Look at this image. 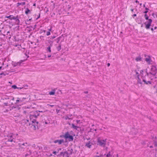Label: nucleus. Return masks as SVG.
I'll list each match as a JSON object with an SVG mask.
<instances>
[{
	"label": "nucleus",
	"instance_id": "nucleus-48",
	"mask_svg": "<svg viewBox=\"0 0 157 157\" xmlns=\"http://www.w3.org/2000/svg\"><path fill=\"white\" fill-rule=\"evenodd\" d=\"M61 37H58L57 39H58V41L57 42V43H58L59 41V39Z\"/></svg>",
	"mask_w": 157,
	"mask_h": 157
},
{
	"label": "nucleus",
	"instance_id": "nucleus-25",
	"mask_svg": "<svg viewBox=\"0 0 157 157\" xmlns=\"http://www.w3.org/2000/svg\"><path fill=\"white\" fill-rule=\"evenodd\" d=\"M9 103H9V101L8 102H7L4 103V104L6 106H9V105H10V104H9Z\"/></svg>",
	"mask_w": 157,
	"mask_h": 157
},
{
	"label": "nucleus",
	"instance_id": "nucleus-50",
	"mask_svg": "<svg viewBox=\"0 0 157 157\" xmlns=\"http://www.w3.org/2000/svg\"><path fill=\"white\" fill-rule=\"evenodd\" d=\"M10 33V31H8V32H7V35H8V34H9V33Z\"/></svg>",
	"mask_w": 157,
	"mask_h": 157
},
{
	"label": "nucleus",
	"instance_id": "nucleus-57",
	"mask_svg": "<svg viewBox=\"0 0 157 157\" xmlns=\"http://www.w3.org/2000/svg\"><path fill=\"white\" fill-rule=\"evenodd\" d=\"M142 144L143 145H144V144H145V142L144 141H143V143H142Z\"/></svg>",
	"mask_w": 157,
	"mask_h": 157
},
{
	"label": "nucleus",
	"instance_id": "nucleus-47",
	"mask_svg": "<svg viewBox=\"0 0 157 157\" xmlns=\"http://www.w3.org/2000/svg\"><path fill=\"white\" fill-rule=\"evenodd\" d=\"M84 93H85V94H87L88 93V92L87 91H84Z\"/></svg>",
	"mask_w": 157,
	"mask_h": 157
},
{
	"label": "nucleus",
	"instance_id": "nucleus-55",
	"mask_svg": "<svg viewBox=\"0 0 157 157\" xmlns=\"http://www.w3.org/2000/svg\"><path fill=\"white\" fill-rule=\"evenodd\" d=\"M40 17V14H39V16H38V17L36 18V19H38V18H39Z\"/></svg>",
	"mask_w": 157,
	"mask_h": 157
},
{
	"label": "nucleus",
	"instance_id": "nucleus-53",
	"mask_svg": "<svg viewBox=\"0 0 157 157\" xmlns=\"http://www.w3.org/2000/svg\"><path fill=\"white\" fill-rule=\"evenodd\" d=\"M51 30H52V28H51L50 29H48V30L49 31V32L51 31Z\"/></svg>",
	"mask_w": 157,
	"mask_h": 157
},
{
	"label": "nucleus",
	"instance_id": "nucleus-3",
	"mask_svg": "<svg viewBox=\"0 0 157 157\" xmlns=\"http://www.w3.org/2000/svg\"><path fill=\"white\" fill-rule=\"evenodd\" d=\"M107 139L105 140H101L100 137H98L97 139V142L98 145L101 147H105L106 144Z\"/></svg>",
	"mask_w": 157,
	"mask_h": 157
},
{
	"label": "nucleus",
	"instance_id": "nucleus-46",
	"mask_svg": "<svg viewBox=\"0 0 157 157\" xmlns=\"http://www.w3.org/2000/svg\"><path fill=\"white\" fill-rule=\"evenodd\" d=\"M86 97H87V98H90V94H88V95L87 96H86Z\"/></svg>",
	"mask_w": 157,
	"mask_h": 157
},
{
	"label": "nucleus",
	"instance_id": "nucleus-51",
	"mask_svg": "<svg viewBox=\"0 0 157 157\" xmlns=\"http://www.w3.org/2000/svg\"><path fill=\"white\" fill-rule=\"evenodd\" d=\"M134 130H135V129L134 128L132 129V132H134Z\"/></svg>",
	"mask_w": 157,
	"mask_h": 157
},
{
	"label": "nucleus",
	"instance_id": "nucleus-23",
	"mask_svg": "<svg viewBox=\"0 0 157 157\" xmlns=\"http://www.w3.org/2000/svg\"><path fill=\"white\" fill-rule=\"evenodd\" d=\"M26 99L25 97H23L20 98V101L22 102L24 101L25 99Z\"/></svg>",
	"mask_w": 157,
	"mask_h": 157
},
{
	"label": "nucleus",
	"instance_id": "nucleus-20",
	"mask_svg": "<svg viewBox=\"0 0 157 157\" xmlns=\"http://www.w3.org/2000/svg\"><path fill=\"white\" fill-rule=\"evenodd\" d=\"M10 101H9V102L10 103H11V105H12L13 104V103L12 102H11V100L13 101L14 100V98L13 97H10Z\"/></svg>",
	"mask_w": 157,
	"mask_h": 157
},
{
	"label": "nucleus",
	"instance_id": "nucleus-29",
	"mask_svg": "<svg viewBox=\"0 0 157 157\" xmlns=\"http://www.w3.org/2000/svg\"><path fill=\"white\" fill-rule=\"evenodd\" d=\"M110 156V151L106 155V157H109Z\"/></svg>",
	"mask_w": 157,
	"mask_h": 157
},
{
	"label": "nucleus",
	"instance_id": "nucleus-22",
	"mask_svg": "<svg viewBox=\"0 0 157 157\" xmlns=\"http://www.w3.org/2000/svg\"><path fill=\"white\" fill-rule=\"evenodd\" d=\"M56 48L58 51H59L61 49V44H59V45Z\"/></svg>",
	"mask_w": 157,
	"mask_h": 157
},
{
	"label": "nucleus",
	"instance_id": "nucleus-32",
	"mask_svg": "<svg viewBox=\"0 0 157 157\" xmlns=\"http://www.w3.org/2000/svg\"><path fill=\"white\" fill-rule=\"evenodd\" d=\"M25 122L26 124L28 123L29 125H30V123H29V121L28 120H26Z\"/></svg>",
	"mask_w": 157,
	"mask_h": 157
},
{
	"label": "nucleus",
	"instance_id": "nucleus-7",
	"mask_svg": "<svg viewBox=\"0 0 157 157\" xmlns=\"http://www.w3.org/2000/svg\"><path fill=\"white\" fill-rule=\"evenodd\" d=\"M92 144L89 141L86 143L85 146L89 148H90L91 147Z\"/></svg>",
	"mask_w": 157,
	"mask_h": 157
},
{
	"label": "nucleus",
	"instance_id": "nucleus-13",
	"mask_svg": "<svg viewBox=\"0 0 157 157\" xmlns=\"http://www.w3.org/2000/svg\"><path fill=\"white\" fill-rule=\"evenodd\" d=\"M25 4V2H18L17 3V7H18L20 5L23 6Z\"/></svg>",
	"mask_w": 157,
	"mask_h": 157
},
{
	"label": "nucleus",
	"instance_id": "nucleus-10",
	"mask_svg": "<svg viewBox=\"0 0 157 157\" xmlns=\"http://www.w3.org/2000/svg\"><path fill=\"white\" fill-rule=\"evenodd\" d=\"M15 19H14L15 20L16 22L17 23V25H19V23L20 22V21L18 19V15H17L16 17H15Z\"/></svg>",
	"mask_w": 157,
	"mask_h": 157
},
{
	"label": "nucleus",
	"instance_id": "nucleus-39",
	"mask_svg": "<svg viewBox=\"0 0 157 157\" xmlns=\"http://www.w3.org/2000/svg\"><path fill=\"white\" fill-rule=\"evenodd\" d=\"M47 106H51V107H53L54 106V105H49V104H48L47 105Z\"/></svg>",
	"mask_w": 157,
	"mask_h": 157
},
{
	"label": "nucleus",
	"instance_id": "nucleus-64",
	"mask_svg": "<svg viewBox=\"0 0 157 157\" xmlns=\"http://www.w3.org/2000/svg\"><path fill=\"white\" fill-rule=\"evenodd\" d=\"M155 15H156V17L157 18V13H155Z\"/></svg>",
	"mask_w": 157,
	"mask_h": 157
},
{
	"label": "nucleus",
	"instance_id": "nucleus-49",
	"mask_svg": "<svg viewBox=\"0 0 157 157\" xmlns=\"http://www.w3.org/2000/svg\"><path fill=\"white\" fill-rule=\"evenodd\" d=\"M107 65L108 67H109L110 65V64L109 63H107Z\"/></svg>",
	"mask_w": 157,
	"mask_h": 157
},
{
	"label": "nucleus",
	"instance_id": "nucleus-14",
	"mask_svg": "<svg viewBox=\"0 0 157 157\" xmlns=\"http://www.w3.org/2000/svg\"><path fill=\"white\" fill-rule=\"evenodd\" d=\"M137 83H139L140 85H142V83L141 82L140 79V78L139 75L137 76Z\"/></svg>",
	"mask_w": 157,
	"mask_h": 157
},
{
	"label": "nucleus",
	"instance_id": "nucleus-37",
	"mask_svg": "<svg viewBox=\"0 0 157 157\" xmlns=\"http://www.w3.org/2000/svg\"><path fill=\"white\" fill-rule=\"evenodd\" d=\"M13 107H14V108H17L18 110H19L20 109V107H19L18 106H15Z\"/></svg>",
	"mask_w": 157,
	"mask_h": 157
},
{
	"label": "nucleus",
	"instance_id": "nucleus-33",
	"mask_svg": "<svg viewBox=\"0 0 157 157\" xmlns=\"http://www.w3.org/2000/svg\"><path fill=\"white\" fill-rule=\"evenodd\" d=\"M8 137L10 138H12L13 137V135L11 134H9L8 136Z\"/></svg>",
	"mask_w": 157,
	"mask_h": 157
},
{
	"label": "nucleus",
	"instance_id": "nucleus-8",
	"mask_svg": "<svg viewBox=\"0 0 157 157\" xmlns=\"http://www.w3.org/2000/svg\"><path fill=\"white\" fill-rule=\"evenodd\" d=\"M66 155H68V153L67 151L61 152L60 154V155L62 157H64Z\"/></svg>",
	"mask_w": 157,
	"mask_h": 157
},
{
	"label": "nucleus",
	"instance_id": "nucleus-54",
	"mask_svg": "<svg viewBox=\"0 0 157 157\" xmlns=\"http://www.w3.org/2000/svg\"><path fill=\"white\" fill-rule=\"evenodd\" d=\"M9 110L8 109H6V111H4L5 112H8Z\"/></svg>",
	"mask_w": 157,
	"mask_h": 157
},
{
	"label": "nucleus",
	"instance_id": "nucleus-31",
	"mask_svg": "<svg viewBox=\"0 0 157 157\" xmlns=\"http://www.w3.org/2000/svg\"><path fill=\"white\" fill-rule=\"evenodd\" d=\"M134 72H135L136 74V75H139V74L138 72V71L137 70H136L134 71Z\"/></svg>",
	"mask_w": 157,
	"mask_h": 157
},
{
	"label": "nucleus",
	"instance_id": "nucleus-4",
	"mask_svg": "<svg viewBox=\"0 0 157 157\" xmlns=\"http://www.w3.org/2000/svg\"><path fill=\"white\" fill-rule=\"evenodd\" d=\"M144 17L145 18V19L146 20H148V21L144 23V24L145 25V28L146 29H148L150 28V26L151 25V24L152 22V20L151 19H149V17L147 16V14H145Z\"/></svg>",
	"mask_w": 157,
	"mask_h": 157
},
{
	"label": "nucleus",
	"instance_id": "nucleus-43",
	"mask_svg": "<svg viewBox=\"0 0 157 157\" xmlns=\"http://www.w3.org/2000/svg\"><path fill=\"white\" fill-rule=\"evenodd\" d=\"M136 14H134L132 16V17H136Z\"/></svg>",
	"mask_w": 157,
	"mask_h": 157
},
{
	"label": "nucleus",
	"instance_id": "nucleus-5",
	"mask_svg": "<svg viewBox=\"0 0 157 157\" xmlns=\"http://www.w3.org/2000/svg\"><path fill=\"white\" fill-rule=\"evenodd\" d=\"M63 142L64 140L63 139L60 140H57L54 141V143H58L59 144H61Z\"/></svg>",
	"mask_w": 157,
	"mask_h": 157
},
{
	"label": "nucleus",
	"instance_id": "nucleus-52",
	"mask_svg": "<svg viewBox=\"0 0 157 157\" xmlns=\"http://www.w3.org/2000/svg\"><path fill=\"white\" fill-rule=\"evenodd\" d=\"M151 30L152 31V32H153V30H154V29H153V28H151Z\"/></svg>",
	"mask_w": 157,
	"mask_h": 157
},
{
	"label": "nucleus",
	"instance_id": "nucleus-42",
	"mask_svg": "<svg viewBox=\"0 0 157 157\" xmlns=\"http://www.w3.org/2000/svg\"><path fill=\"white\" fill-rule=\"evenodd\" d=\"M56 153H57V152L56 151H54L53 152V153L54 154H55V155H56Z\"/></svg>",
	"mask_w": 157,
	"mask_h": 157
},
{
	"label": "nucleus",
	"instance_id": "nucleus-21",
	"mask_svg": "<svg viewBox=\"0 0 157 157\" xmlns=\"http://www.w3.org/2000/svg\"><path fill=\"white\" fill-rule=\"evenodd\" d=\"M145 60L147 63H150V60L151 59L149 57L148 58H146L145 59Z\"/></svg>",
	"mask_w": 157,
	"mask_h": 157
},
{
	"label": "nucleus",
	"instance_id": "nucleus-12",
	"mask_svg": "<svg viewBox=\"0 0 157 157\" xmlns=\"http://www.w3.org/2000/svg\"><path fill=\"white\" fill-rule=\"evenodd\" d=\"M27 144H28L27 143H24L22 144H19V146L20 147L22 148H24V147H23L22 146H26V145Z\"/></svg>",
	"mask_w": 157,
	"mask_h": 157
},
{
	"label": "nucleus",
	"instance_id": "nucleus-6",
	"mask_svg": "<svg viewBox=\"0 0 157 157\" xmlns=\"http://www.w3.org/2000/svg\"><path fill=\"white\" fill-rule=\"evenodd\" d=\"M52 43L50 44V45L46 49V50L47 51V52H48L49 53L51 52V47L52 46Z\"/></svg>",
	"mask_w": 157,
	"mask_h": 157
},
{
	"label": "nucleus",
	"instance_id": "nucleus-19",
	"mask_svg": "<svg viewBox=\"0 0 157 157\" xmlns=\"http://www.w3.org/2000/svg\"><path fill=\"white\" fill-rule=\"evenodd\" d=\"M136 60V61H140L142 60V58L141 56H139L138 57H136L135 59Z\"/></svg>",
	"mask_w": 157,
	"mask_h": 157
},
{
	"label": "nucleus",
	"instance_id": "nucleus-41",
	"mask_svg": "<svg viewBox=\"0 0 157 157\" xmlns=\"http://www.w3.org/2000/svg\"><path fill=\"white\" fill-rule=\"evenodd\" d=\"M80 121V120H76V122L78 124V123H79Z\"/></svg>",
	"mask_w": 157,
	"mask_h": 157
},
{
	"label": "nucleus",
	"instance_id": "nucleus-38",
	"mask_svg": "<svg viewBox=\"0 0 157 157\" xmlns=\"http://www.w3.org/2000/svg\"><path fill=\"white\" fill-rule=\"evenodd\" d=\"M103 157V155H100L99 156H98V155H96L95 156V157Z\"/></svg>",
	"mask_w": 157,
	"mask_h": 157
},
{
	"label": "nucleus",
	"instance_id": "nucleus-28",
	"mask_svg": "<svg viewBox=\"0 0 157 157\" xmlns=\"http://www.w3.org/2000/svg\"><path fill=\"white\" fill-rule=\"evenodd\" d=\"M8 141L9 142H12L13 141V139H12V138H10L8 139Z\"/></svg>",
	"mask_w": 157,
	"mask_h": 157
},
{
	"label": "nucleus",
	"instance_id": "nucleus-34",
	"mask_svg": "<svg viewBox=\"0 0 157 157\" xmlns=\"http://www.w3.org/2000/svg\"><path fill=\"white\" fill-rule=\"evenodd\" d=\"M21 63H20V62H17V63H16V65H14V67H15V66H17L18 65H20V64H21Z\"/></svg>",
	"mask_w": 157,
	"mask_h": 157
},
{
	"label": "nucleus",
	"instance_id": "nucleus-44",
	"mask_svg": "<svg viewBox=\"0 0 157 157\" xmlns=\"http://www.w3.org/2000/svg\"><path fill=\"white\" fill-rule=\"evenodd\" d=\"M147 12H148V10H146V11H145L144 12V13H145V14H146L147 13Z\"/></svg>",
	"mask_w": 157,
	"mask_h": 157
},
{
	"label": "nucleus",
	"instance_id": "nucleus-60",
	"mask_svg": "<svg viewBox=\"0 0 157 157\" xmlns=\"http://www.w3.org/2000/svg\"><path fill=\"white\" fill-rule=\"evenodd\" d=\"M56 36H53V37H52V39H54L55 38Z\"/></svg>",
	"mask_w": 157,
	"mask_h": 157
},
{
	"label": "nucleus",
	"instance_id": "nucleus-2",
	"mask_svg": "<svg viewBox=\"0 0 157 157\" xmlns=\"http://www.w3.org/2000/svg\"><path fill=\"white\" fill-rule=\"evenodd\" d=\"M157 71V68L156 67L154 66H153L151 67V72L149 73L146 72V75L148 76H149L150 78H151V77L150 76V75H152L154 76L155 75L156 71Z\"/></svg>",
	"mask_w": 157,
	"mask_h": 157
},
{
	"label": "nucleus",
	"instance_id": "nucleus-15",
	"mask_svg": "<svg viewBox=\"0 0 157 157\" xmlns=\"http://www.w3.org/2000/svg\"><path fill=\"white\" fill-rule=\"evenodd\" d=\"M71 125H72V128H74V129H75V130H77V128H79L77 126L75 125L74 124H72Z\"/></svg>",
	"mask_w": 157,
	"mask_h": 157
},
{
	"label": "nucleus",
	"instance_id": "nucleus-26",
	"mask_svg": "<svg viewBox=\"0 0 157 157\" xmlns=\"http://www.w3.org/2000/svg\"><path fill=\"white\" fill-rule=\"evenodd\" d=\"M12 87L13 89H15L17 88H19V87H17L16 85H13L12 86Z\"/></svg>",
	"mask_w": 157,
	"mask_h": 157
},
{
	"label": "nucleus",
	"instance_id": "nucleus-35",
	"mask_svg": "<svg viewBox=\"0 0 157 157\" xmlns=\"http://www.w3.org/2000/svg\"><path fill=\"white\" fill-rule=\"evenodd\" d=\"M19 101H20V98H17V100L16 101V103H18V102H19Z\"/></svg>",
	"mask_w": 157,
	"mask_h": 157
},
{
	"label": "nucleus",
	"instance_id": "nucleus-16",
	"mask_svg": "<svg viewBox=\"0 0 157 157\" xmlns=\"http://www.w3.org/2000/svg\"><path fill=\"white\" fill-rule=\"evenodd\" d=\"M64 135V138L66 139L68 138V137L70 136V134L68 132H66Z\"/></svg>",
	"mask_w": 157,
	"mask_h": 157
},
{
	"label": "nucleus",
	"instance_id": "nucleus-62",
	"mask_svg": "<svg viewBox=\"0 0 157 157\" xmlns=\"http://www.w3.org/2000/svg\"><path fill=\"white\" fill-rule=\"evenodd\" d=\"M157 28V27H154V29H156Z\"/></svg>",
	"mask_w": 157,
	"mask_h": 157
},
{
	"label": "nucleus",
	"instance_id": "nucleus-36",
	"mask_svg": "<svg viewBox=\"0 0 157 157\" xmlns=\"http://www.w3.org/2000/svg\"><path fill=\"white\" fill-rule=\"evenodd\" d=\"M50 32L49 31H48L47 32L46 35L47 36H49L50 35Z\"/></svg>",
	"mask_w": 157,
	"mask_h": 157
},
{
	"label": "nucleus",
	"instance_id": "nucleus-27",
	"mask_svg": "<svg viewBox=\"0 0 157 157\" xmlns=\"http://www.w3.org/2000/svg\"><path fill=\"white\" fill-rule=\"evenodd\" d=\"M10 97H6L4 98L3 99V100H9V101H10Z\"/></svg>",
	"mask_w": 157,
	"mask_h": 157
},
{
	"label": "nucleus",
	"instance_id": "nucleus-17",
	"mask_svg": "<svg viewBox=\"0 0 157 157\" xmlns=\"http://www.w3.org/2000/svg\"><path fill=\"white\" fill-rule=\"evenodd\" d=\"M143 81L144 82V83L146 84H151V82L150 81H146L145 79H143Z\"/></svg>",
	"mask_w": 157,
	"mask_h": 157
},
{
	"label": "nucleus",
	"instance_id": "nucleus-24",
	"mask_svg": "<svg viewBox=\"0 0 157 157\" xmlns=\"http://www.w3.org/2000/svg\"><path fill=\"white\" fill-rule=\"evenodd\" d=\"M55 94V91H52L49 92V94L50 95H53Z\"/></svg>",
	"mask_w": 157,
	"mask_h": 157
},
{
	"label": "nucleus",
	"instance_id": "nucleus-9",
	"mask_svg": "<svg viewBox=\"0 0 157 157\" xmlns=\"http://www.w3.org/2000/svg\"><path fill=\"white\" fill-rule=\"evenodd\" d=\"M15 17L13 15H11L9 16H6L5 18H8L10 20L15 19Z\"/></svg>",
	"mask_w": 157,
	"mask_h": 157
},
{
	"label": "nucleus",
	"instance_id": "nucleus-56",
	"mask_svg": "<svg viewBox=\"0 0 157 157\" xmlns=\"http://www.w3.org/2000/svg\"><path fill=\"white\" fill-rule=\"evenodd\" d=\"M131 10L132 11V12H133V10H134L133 9H131Z\"/></svg>",
	"mask_w": 157,
	"mask_h": 157
},
{
	"label": "nucleus",
	"instance_id": "nucleus-1",
	"mask_svg": "<svg viewBox=\"0 0 157 157\" xmlns=\"http://www.w3.org/2000/svg\"><path fill=\"white\" fill-rule=\"evenodd\" d=\"M39 111H36L33 114H31L30 116V121L32 123L31 127L34 130L38 128V122L36 121V119L39 116Z\"/></svg>",
	"mask_w": 157,
	"mask_h": 157
},
{
	"label": "nucleus",
	"instance_id": "nucleus-63",
	"mask_svg": "<svg viewBox=\"0 0 157 157\" xmlns=\"http://www.w3.org/2000/svg\"><path fill=\"white\" fill-rule=\"evenodd\" d=\"M136 3H137L139 2H138V1L137 0H136Z\"/></svg>",
	"mask_w": 157,
	"mask_h": 157
},
{
	"label": "nucleus",
	"instance_id": "nucleus-30",
	"mask_svg": "<svg viewBox=\"0 0 157 157\" xmlns=\"http://www.w3.org/2000/svg\"><path fill=\"white\" fill-rule=\"evenodd\" d=\"M65 119L66 120H67V119L70 120V119H71V118L69 117L68 116H66V117H65Z\"/></svg>",
	"mask_w": 157,
	"mask_h": 157
},
{
	"label": "nucleus",
	"instance_id": "nucleus-11",
	"mask_svg": "<svg viewBox=\"0 0 157 157\" xmlns=\"http://www.w3.org/2000/svg\"><path fill=\"white\" fill-rule=\"evenodd\" d=\"M31 12L30 10H29L28 8L26 9L25 11V13L26 15H28V14L31 13Z\"/></svg>",
	"mask_w": 157,
	"mask_h": 157
},
{
	"label": "nucleus",
	"instance_id": "nucleus-45",
	"mask_svg": "<svg viewBox=\"0 0 157 157\" xmlns=\"http://www.w3.org/2000/svg\"><path fill=\"white\" fill-rule=\"evenodd\" d=\"M143 72V70H141L140 71V73L141 74H142Z\"/></svg>",
	"mask_w": 157,
	"mask_h": 157
},
{
	"label": "nucleus",
	"instance_id": "nucleus-59",
	"mask_svg": "<svg viewBox=\"0 0 157 157\" xmlns=\"http://www.w3.org/2000/svg\"><path fill=\"white\" fill-rule=\"evenodd\" d=\"M32 20V18L29 19V20H27V21H30Z\"/></svg>",
	"mask_w": 157,
	"mask_h": 157
},
{
	"label": "nucleus",
	"instance_id": "nucleus-58",
	"mask_svg": "<svg viewBox=\"0 0 157 157\" xmlns=\"http://www.w3.org/2000/svg\"><path fill=\"white\" fill-rule=\"evenodd\" d=\"M51 55H48V58H49V57H51Z\"/></svg>",
	"mask_w": 157,
	"mask_h": 157
},
{
	"label": "nucleus",
	"instance_id": "nucleus-40",
	"mask_svg": "<svg viewBox=\"0 0 157 157\" xmlns=\"http://www.w3.org/2000/svg\"><path fill=\"white\" fill-rule=\"evenodd\" d=\"M60 137L61 138H64V135H60Z\"/></svg>",
	"mask_w": 157,
	"mask_h": 157
},
{
	"label": "nucleus",
	"instance_id": "nucleus-18",
	"mask_svg": "<svg viewBox=\"0 0 157 157\" xmlns=\"http://www.w3.org/2000/svg\"><path fill=\"white\" fill-rule=\"evenodd\" d=\"M68 138L69 139V141H73L74 139L73 136L70 135L68 137Z\"/></svg>",
	"mask_w": 157,
	"mask_h": 157
},
{
	"label": "nucleus",
	"instance_id": "nucleus-61",
	"mask_svg": "<svg viewBox=\"0 0 157 157\" xmlns=\"http://www.w3.org/2000/svg\"><path fill=\"white\" fill-rule=\"evenodd\" d=\"M145 9L147 10H149V9L147 8H145Z\"/></svg>",
	"mask_w": 157,
	"mask_h": 157
}]
</instances>
